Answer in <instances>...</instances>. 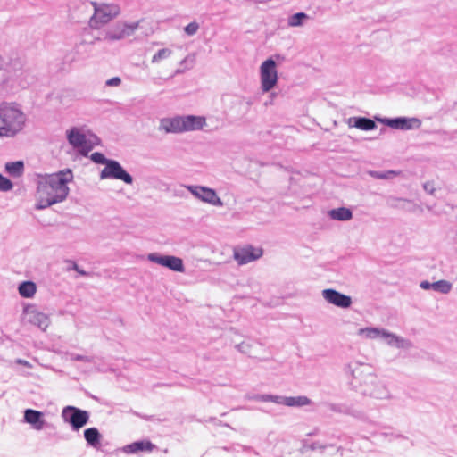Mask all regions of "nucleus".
Listing matches in <instances>:
<instances>
[{
  "label": "nucleus",
  "instance_id": "1",
  "mask_svg": "<svg viewBox=\"0 0 457 457\" xmlns=\"http://www.w3.org/2000/svg\"><path fill=\"white\" fill-rule=\"evenodd\" d=\"M72 179L73 174L71 170L41 177L37 183L34 195L35 209L44 210L63 202L69 195L68 184Z\"/></svg>",
  "mask_w": 457,
  "mask_h": 457
},
{
  "label": "nucleus",
  "instance_id": "2",
  "mask_svg": "<svg viewBox=\"0 0 457 457\" xmlns=\"http://www.w3.org/2000/svg\"><path fill=\"white\" fill-rule=\"evenodd\" d=\"M28 122L29 117L20 104L12 101L0 103V137H16L23 133Z\"/></svg>",
  "mask_w": 457,
  "mask_h": 457
},
{
  "label": "nucleus",
  "instance_id": "3",
  "mask_svg": "<svg viewBox=\"0 0 457 457\" xmlns=\"http://www.w3.org/2000/svg\"><path fill=\"white\" fill-rule=\"evenodd\" d=\"M207 126L206 118L203 115L175 114L163 117L159 121L158 130L164 134H183L201 131Z\"/></svg>",
  "mask_w": 457,
  "mask_h": 457
},
{
  "label": "nucleus",
  "instance_id": "4",
  "mask_svg": "<svg viewBox=\"0 0 457 457\" xmlns=\"http://www.w3.org/2000/svg\"><path fill=\"white\" fill-rule=\"evenodd\" d=\"M352 385L359 394L375 399H387L389 391L378 376L365 370L353 369L351 370Z\"/></svg>",
  "mask_w": 457,
  "mask_h": 457
},
{
  "label": "nucleus",
  "instance_id": "5",
  "mask_svg": "<svg viewBox=\"0 0 457 457\" xmlns=\"http://www.w3.org/2000/svg\"><path fill=\"white\" fill-rule=\"evenodd\" d=\"M93 14L88 25L94 30H99L118 18L121 13L119 4L114 2H92Z\"/></svg>",
  "mask_w": 457,
  "mask_h": 457
},
{
  "label": "nucleus",
  "instance_id": "6",
  "mask_svg": "<svg viewBox=\"0 0 457 457\" xmlns=\"http://www.w3.org/2000/svg\"><path fill=\"white\" fill-rule=\"evenodd\" d=\"M276 58H279L276 55ZM259 87L262 94L271 93L279 81L278 64L275 56H270L263 60L258 69Z\"/></svg>",
  "mask_w": 457,
  "mask_h": 457
},
{
  "label": "nucleus",
  "instance_id": "7",
  "mask_svg": "<svg viewBox=\"0 0 457 457\" xmlns=\"http://www.w3.org/2000/svg\"><path fill=\"white\" fill-rule=\"evenodd\" d=\"M140 23L141 21H118L104 29L103 38L110 42L122 40L132 36L139 29Z\"/></svg>",
  "mask_w": 457,
  "mask_h": 457
},
{
  "label": "nucleus",
  "instance_id": "8",
  "mask_svg": "<svg viewBox=\"0 0 457 457\" xmlns=\"http://www.w3.org/2000/svg\"><path fill=\"white\" fill-rule=\"evenodd\" d=\"M187 190L198 201L216 208H222L224 202L214 188L202 185H187Z\"/></svg>",
  "mask_w": 457,
  "mask_h": 457
},
{
  "label": "nucleus",
  "instance_id": "9",
  "mask_svg": "<svg viewBox=\"0 0 457 457\" xmlns=\"http://www.w3.org/2000/svg\"><path fill=\"white\" fill-rule=\"evenodd\" d=\"M21 320L46 331L51 325L50 316L41 312L35 304L27 303L23 306Z\"/></svg>",
  "mask_w": 457,
  "mask_h": 457
},
{
  "label": "nucleus",
  "instance_id": "10",
  "mask_svg": "<svg viewBox=\"0 0 457 457\" xmlns=\"http://www.w3.org/2000/svg\"><path fill=\"white\" fill-rule=\"evenodd\" d=\"M68 143L83 154H87L91 146L88 139L89 131L85 127H71L65 132Z\"/></svg>",
  "mask_w": 457,
  "mask_h": 457
},
{
  "label": "nucleus",
  "instance_id": "11",
  "mask_svg": "<svg viewBox=\"0 0 457 457\" xmlns=\"http://www.w3.org/2000/svg\"><path fill=\"white\" fill-rule=\"evenodd\" d=\"M100 179H116L122 181L126 185L133 184L132 176L115 160L108 162L99 173Z\"/></svg>",
  "mask_w": 457,
  "mask_h": 457
},
{
  "label": "nucleus",
  "instance_id": "12",
  "mask_svg": "<svg viewBox=\"0 0 457 457\" xmlns=\"http://www.w3.org/2000/svg\"><path fill=\"white\" fill-rule=\"evenodd\" d=\"M61 416L63 421L70 424L74 431L83 428L89 420V413L87 411L71 405L62 409Z\"/></svg>",
  "mask_w": 457,
  "mask_h": 457
},
{
  "label": "nucleus",
  "instance_id": "13",
  "mask_svg": "<svg viewBox=\"0 0 457 457\" xmlns=\"http://www.w3.org/2000/svg\"><path fill=\"white\" fill-rule=\"evenodd\" d=\"M146 259L155 264L167 268L174 272L184 273L185 265L183 260L175 255H163L158 253H150Z\"/></svg>",
  "mask_w": 457,
  "mask_h": 457
},
{
  "label": "nucleus",
  "instance_id": "14",
  "mask_svg": "<svg viewBox=\"0 0 457 457\" xmlns=\"http://www.w3.org/2000/svg\"><path fill=\"white\" fill-rule=\"evenodd\" d=\"M375 120L394 129L411 130L421 127V120L415 117H397L394 119L375 117Z\"/></svg>",
  "mask_w": 457,
  "mask_h": 457
},
{
  "label": "nucleus",
  "instance_id": "15",
  "mask_svg": "<svg viewBox=\"0 0 457 457\" xmlns=\"http://www.w3.org/2000/svg\"><path fill=\"white\" fill-rule=\"evenodd\" d=\"M263 254L262 247L246 245L233 250V258L238 265H245L260 259Z\"/></svg>",
  "mask_w": 457,
  "mask_h": 457
},
{
  "label": "nucleus",
  "instance_id": "16",
  "mask_svg": "<svg viewBox=\"0 0 457 457\" xmlns=\"http://www.w3.org/2000/svg\"><path fill=\"white\" fill-rule=\"evenodd\" d=\"M321 296L328 303L342 309H347L353 303L351 296L332 288L323 289Z\"/></svg>",
  "mask_w": 457,
  "mask_h": 457
},
{
  "label": "nucleus",
  "instance_id": "17",
  "mask_svg": "<svg viewBox=\"0 0 457 457\" xmlns=\"http://www.w3.org/2000/svg\"><path fill=\"white\" fill-rule=\"evenodd\" d=\"M23 421L36 431H41L48 425L44 413L34 409H26L24 411Z\"/></svg>",
  "mask_w": 457,
  "mask_h": 457
},
{
  "label": "nucleus",
  "instance_id": "18",
  "mask_svg": "<svg viewBox=\"0 0 457 457\" xmlns=\"http://www.w3.org/2000/svg\"><path fill=\"white\" fill-rule=\"evenodd\" d=\"M382 340L390 347L398 350H409L412 347V343L410 339L392 333L387 329H385L382 334Z\"/></svg>",
  "mask_w": 457,
  "mask_h": 457
},
{
  "label": "nucleus",
  "instance_id": "19",
  "mask_svg": "<svg viewBox=\"0 0 457 457\" xmlns=\"http://www.w3.org/2000/svg\"><path fill=\"white\" fill-rule=\"evenodd\" d=\"M154 448V445L150 441L143 440L124 445L118 449V451L126 454H133L137 453L138 452H152Z\"/></svg>",
  "mask_w": 457,
  "mask_h": 457
},
{
  "label": "nucleus",
  "instance_id": "20",
  "mask_svg": "<svg viewBox=\"0 0 457 457\" xmlns=\"http://www.w3.org/2000/svg\"><path fill=\"white\" fill-rule=\"evenodd\" d=\"M347 124L351 128H356L363 131L373 130L377 128L375 121L364 117H352L347 120Z\"/></svg>",
  "mask_w": 457,
  "mask_h": 457
},
{
  "label": "nucleus",
  "instance_id": "21",
  "mask_svg": "<svg viewBox=\"0 0 457 457\" xmlns=\"http://www.w3.org/2000/svg\"><path fill=\"white\" fill-rule=\"evenodd\" d=\"M385 328H375V327H366L359 328L356 332V335L362 338L367 340H376V339H381L382 340V334H384Z\"/></svg>",
  "mask_w": 457,
  "mask_h": 457
},
{
  "label": "nucleus",
  "instance_id": "22",
  "mask_svg": "<svg viewBox=\"0 0 457 457\" xmlns=\"http://www.w3.org/2000/svg\"><path fill=\"white\" fill-rule=\"evenodd\" d=\"M328 216L337 221H349L353 219V211L347 207H338L328 212Z\"/></svg>",
  "mask_w": 457,
  "mask_h": 457
},
{
  "label": "nucleus",
  "instance_id": "23",
  "mask_svg": "<svg viewBox=\"0 0 457 457\" xmlns=\"http://www.w3.org/2000/svg\"><path fill=\"white\" fill-rule=\"evenodd\" d=\"M311 400L304 395L281 396L280 404L288 407H302L311 404Z\"/></svg>",
  "mask_w": 457,
  "mask_h": 457
},
{
  "label": "nucleus",
  "instance_id": "24",
  "mask_svg": "<svg viewBox=\"0 0 457 457\" xmlns=\"http://www.w3.org/2000/svg\"><path fill=\"white\" fill-rule=\"evenodd\" d=\"M37 291V287L33 281H23L18 286V293L23 298H33Z\"/></svg>",
  "mask_w": 457,
  "mask_h": 457
},
{
  "label": "nucleus",
  "instance_id": "25",
  "mask_svg": "<svg viewBox=\"0 0 457 457\" xmlns=\"http://www.w3.org/2000/svg\"><path fill=\"white\" fill-rule=\"evenodd\" d=\"M84 437H85V440L87 441V443L90 446H92L96 449L99 448L102 436L97 428H87L84 431Z\"/></svg>",
  "mask_w": 457,
  "mask_h": 457
},
{
  "label": "nucleus",
  "instance_id": "26",
  "mask_svg": "<svg viewBox=\"0 0 457 457\" xmlns=\"http://www.w3.org/2000/svg\"><path fill=\"white\" fill-rule=\"evenodd\" d=\"M173 53L174 51L170 47H162L153 54L151 62L153 64H161L164 61L170 59L173 55Z\"/></svg>",
  "mask_w": 457,
  "mask_h": 457
},
{
  "label": "nucleus",
  "instance_id": "27",
  "mask_svg": "<svg viewBox=\"0 0 457 457\" xmlns=\"http://www.w3.org/2000/svg\"><path fill=\"white\" fill-rule=\"evenodd\" d=\"M255 346H256V342H254L251 339H246V340H243L242 342L237 344L235 345V348L239 353L252 357L256 353Z\"/></svg>",
  "mask_w": 457,
  "mask_h": 457
},
{
  "label": "nucleus",
  "instance_id": "28",
  "mask_svg": "<svg viewBox=\"0 0 457 457\" xmlns=\"http://www.w3.org/2000/svg\"><path fill=\"white\" fill-rule=\"evenodd\" d=\"M310 17L305 12H297L287 18V25L290 28H299L305 25Z\"/></svg>",
  "mask_w": 457,
  "mask_h": 457
},
{
  "label": "nucleus",
  "instance_id": "29",
  "mask_svg": "<svg viewBox=\"0 0 457 457\" xmlns=\"http://www.w3.org/2000/svg\"><path fill=\"white\" fill-rule=\"evenodd\" d=\"M4 168L12 177H21L24 172V163L21 161L6 162Z\"/></svg>",
  "mask_w": 457,
  "mask_h": 457
},
{
  "label": "nucleus",
  "instance_id": "30",
  "mask_svg": "<svg viewBox=\"0 0 457 457\" xmlns=\"http://www.w3.org/2000/svg\"><path fill=\"white\" fill-rule=\"evenodd\" d=\"M453 288V285L451 282L441 279L434 282V291L441 293V294H448Z\"/></svg>",
  "mask_w": 457,
  "mask_h": 457
},
{
  "label": "nucleus",
  "instance_id": "31",
  "mask_svg": "<svg viewBox=\"0 0 457 457\" xmlns=\"http://www.w3.org/2000/svg\"><path fill=\"white\" fill-rule=\"evenodd\" d=\"M90 160L97 164H103L107 166L108 162L112 161V159H107L104 154L99 152H95L91 154Z\"/></svg>",
  "mask_w": 457,
  "mask_h": 457
},
{
  "label": "nucleus",
  "instance_id": "32",
  "mask_svg": "<svg viewBox=\"0 0 457 457\" xmlns=\"http://www.w3.org/2000/svg\"><path fill=\"white\" fill-rule=\"evenodd\" d=\"M200 25L197 21H194L184 27V32L187 36H195L199 30Z\"/></svg>",
  "mask_w": 457,
  "mask_h": 457
},
{
  "label": "nucleus",
  "instance_id": "33",
  "mask_svg": "<svg viewBox=\"0 0 457 457\" xmlns=\"http://www.w3.org/2000/svg\"><path fill=\"white\" fill-rule=\"evenodd\" d=\"M13 183L0 173V192H9L12 190Z\"/></svg>",
  "mask_w": 457,
  "mask_h": 457
},
{
  "label": "nucleus",
  "instance_id": "34",
  "mask_svg": "<svg viewBox=\"0 0 457 457\" xmlns=\"http://www.w3.org/2000/svg\"><path fill=\"white\" fill-rule=\"evenodd\" d=\"M256 401L260 402H272L280 404L281 396L272 395H260L255 397Z\"/></svg>",
  "mask_w": 457,
  "mask_h": 457
},
{
  "label": "nucleus",
  "instance_id": "35",
  "mask_svg": "<svg viewBox=\"0 0 457 457\" xmlns=\"http://www.w3.org/2000/svg\"><path fill=\"white\" fill-rule=\"evenodd\" d=\"M121 84L120 77H113L106 80L105 85L108 87H119Z\"/></svg>",
  "mask_w": 457,
  "mask_h": 457
},
{
  "label": "nucleus",
  "instance_id": "36",
  "mask_svg": "<svg viewBox=\"0 0 457 457\" xmlns=\"http://www.w3.org/2000/svg\"><path fill=\"white\" fill-rule=\"evenodd\" d=\"M423 188L427 193H428L430 195H433L436 191L435 184L432 181H428V182L424 183Z\"/></svg>",
  "mask_w": 457,
  "mask_h": 457
},
{
  "label": "nucleus",
  "instance_id": "37",
  "mask_svg": "<svg viewBox=\"0 0 457 457\" xmlns=\"http://www.w3.org/2000/svg\"><path fill=\"white\" fill-rule=\"evenodd\" d=\"M420 287L424 290H434V283H430L427 280L421 281Z\"/></svg>",
  "mask_w": 457,
  "mask_h": 457
},
{
  "label": "nucleus",
  "instance_id": "38",
  "mask_svg": "<svg viewBox=\"0 0 457 457\" xmlns=\"http://www.w3.org/2000/svg\"><path fill=\"white\" fill-rule=\"evenodd\" d=\"M190 62L191 64L194 62V58L191 55H187L181 62L180 64L183 65L184 63H187Z\"/></svg>",
  "mask_w": 457,
  "mask_h": 457
},
{
  "label": "nucleus",
  "instance_id": "39",
  "mask_svg": "<svg viewBox=\"0 0 457 457\" xmlns=\"http://www.w3.org/2000/svg\"><path fill=\"white\" fill-rule=\"evenodd\" d=\"M17 363L19 364H21V365H24V366H27V367H29V363L27 361H24V360H21V359H18L16 361Z\"/></svg>",
  "mask_w": 457,
  "mask_h": 457
},
{
  "label": "nucleus",
  "instance_id": "40",
  "mask_svg": "<svg viewBox=\"0 0 457 457\" xmlns=\"http://www.w3.org/2000/svg\"><path fill=\"white\" fill-rule=\"evenodd\" d=\"M378 178H380V179H386V178H387V177H386V176H385V175H378Z\"/></svg>",
  "mask_w": 457,
  "mask_h": 457
},
{
  "label": "nucleus",
  "instance_id": "41",
  "mask_svg": "<svg viewBox=\"0 0 457 457\" xmlns=\"http://www.w3.org/2000/svg\"><path fill=\"white\" fill-rule=\"evenodd\" d=\"M76 359H77V360H84V357H82V356H77V357H76Z\"/></svg>",
  "mask_w": 457,
  "mask_h": 457
}]
</instances>
